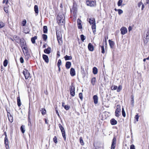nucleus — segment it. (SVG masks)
<instances>
[{"label": "nucleus", "instance_id": "obj_1", "mask_svg": "<svg viewBox=\"0 0 149 149\" xmlns=\"http://www.w3.org/2000/svg\"><path fill=\"white\" fill-rule=\"evenodd\" d=\"M145 33V34L144 35L143 37V39L144 43L146 44L149 40V29L146 30Z\"/></svg>", "mask_w": 149, "mask_h": 149}, {"label": "nucleus", "instance_id": "obj_2", "mask_svg": "<svg viewBox=\"0 0 149 149\" xmlns=\"http://www.w3.org/2000/svg\"><path fill=\"white\" fill-rule=\"evenodd\" d=\"M25 44L26 43H23V44L22 46L21 47L22 49H24L25 50V53L24 52V51L23 50V52L24 53V55H25L26 58H27V59H28L30 57V56L28 54V49L27 47H26V45H25Z\"/></svg>", "mask_w": 149, "mask_h": 149}, {"label": "nucleus", "instance_id": "obj_3", "mask_svg": "<svg viewBox=\"0 0 149 149\" xmlns=\"http://www.w3.org/2000/svg\"><path fill=\"white\" fill-rule=\"evenodd\" d=\"M86 3L88 6L94 7L96 5V1H95L88 0L86 1Z\"/></svg>", "mask_w": 149, "mask_h": 149}, {"label": "nucleus", "instance_id": "obj_4", "mask_svg": "<svg viewBox=\"0 0 149 149\" xmlns=\"http://www.w3.org/2000/svg\"><path fill=\"white\" fill-rule=\"evenodd\" d=\"M58 126L62 132L63 136L65 141L66 140V136L65 131L62 125L61 124L58 125Z\"/></svg>", "mask_w": 149, "mask_h": 149}, {"label": "nucleus", "instance_id": "obj_5", "mask_svg": "<svg viewBox=\"0 0 149 149\" xmlns=\"http://www.w3.org/2000/svg\"><path fill=\"white\" fill-rule=\"evenodd\" d=\"M70 95L72 97L74 96L75 95V87L72 84L70 87Z\"/></svg>", "mask_w": 149, "mask_h": 149}, {"label": "nucleus", "instance_id": "obj_6", "mask_svg": "<svg viewBox=\"0 0 149 149\" xmlns=\"http://www.w3.org/2000/svg\"><path fill=\"white\" fill-rule=\"evenodd\" d=\"M23 74L24 75L26 79H27L29 77L30 73L28 70L26 69H24L23 71Z\"/></svg>", "mask_w": 149, "mask_h": 149}, {"label": "nucleus", "instance_id": "obj_7", "mask_svg": "<svg viewBox=\"0 0 149 149\" xmlns=\"http://www.w3.org/2000/svg\"><path fill=\"white\" fill-rule=\"evenodd\" d=\"M121 111V108L120 105H118L117 106V109L115 112V115L116 117H118L120 116L119 113Z\"/></svg>", "mask_w": 149, "mask_h": 149}, {"label": "nucleus", "instance_id": "obj_8", "mask_svg": "<svg viewBox=\"0 0 149 149\" xmlns=\"http://www.w3.org/2000/svg\"><path fill=\"white\" fill-rule=\"evenodd\" d=\"M116 138L115 137H114L112 140L111 149H115L116 144Z\"/></svg>", "mask_w": 149, "mask_h": 149}, {"label": "nucleus", "instance_id": "obj_9", "mask_svg": "<svg viewBox=\"0 0 149 149\" xmlns=\"http://www.w3.org/2000/svg\"><path fill=\"white\" fill-rule=\"evenodd\" d=\"M64 17L63 18L61 15L59 16L58 17V19L59 21L58 22L61 24L62 25L65 23Z\"/></svg>", "mask_w": 149, "mask_h": 149}, {"label": "nucleus", "instance_id": "obj_10", "mask_svg": "<svg viewBox=\"0 0 149 149\" xmlns=\"http://www.w3.org/2000/svg\"><path fill=\"white\" fill-rule=\"evenodd\" d=\"M121 34L122 35H124L127 32V30L126 28L125 27H122L120 29Z\"/></svg>", "mask_w": 149, "mask_h": 149}, {"label": "nucleus", "instance_id": "obj_11", "mask_svg": "<svg viewBox=\"0 0 149 149\" xmlns=\"http://www.w3.org/2000/svg\"><path fill=\"white\" fill-rule=\"evenodd\" d=\"M4 143L6 149H9V148L8 145V138H5Z\"/></svg>", "mask_w": 149, "mask_h": 149}, {"label": "nucleus", "instance_id": "obj_12", "mask_svg": "<svg viewBox=\"0 0 149 149\" xmlns=\"http://www.w3.org/2000/svg\"><path fill=\"white\" fill-rule=\"evenodd\" d=\"M7 116L9 121L10 123H12L13 122V116L11 115L10 113L7 112Z\"/></svg>", "mask_w": 149, "mask_h": 149}, {"label": "nucleus", "instance_id": "obj_13", "mask_svg": "<svg viewBox=\"0 0 149 149\" xmlns=\"http://www.w3.org/2000/svg\"><path fill=\"white\" fill-rule=\"evenodd\" d=\"M77 22L78 29H82V27L81 24V21L80 19H78Z\"/></svg>", "mask_w": 149, "mask_h": 149}, {"label": "nucleus", "instance_id": "obj_14", "mask_svg": "<svg viewBox=\"0 0 149 149\" xmlns=\"http://www.w3.org/2000/svg\"><path fill=\"white\" fill-rule=\"evenodd\" d=\"M43 59L45 60V62L47 63L49 62V58L46 55L43 54L42 55Z\"/></svg>", "mask_w": 149, "mask_h": 149}, {"label": "nucleus", "instance_id": "obj_15", "mask_svg": "<svg viewBox=\"0 0 149 149\" xmlns=\"http://www.w3.org/2000/svg\"><path fill=\"white\" fill-rule=\"evenodd\" d=\"M77 8L76 7V6L74 4L73 5L72 9H70V11L71 12H72L73 11L74 13H76L77 12Z\"/></svg>", "mask_w": 149, "mask_h": 149}, {"label": "nucleus", "instance_id": "obj_16", "mask_svg": "<svg viewBox=\"0 0 149 149\" xmlns=\"http://www.w3.org/2000/svg\"><path fill=\"white\" fill-rule=\"evenodd\" d=\"M88 48L89 50L91 51H93L94 50L93 46L91 43H89L88 45Z\"/></svg>", "mask_w": 149, "mask_h": 149}, {"label": "nucleus", "instance_id": "obj_17", "mask_svg": "<svg viewBox=\"0 0 149 149\" xmlns=\"http://www.w3.org/2000/svg\"><path fill=\"white\" fill-rule=\"evenodd\" d=\"M51 49L50 47H48L47 48L44 50V52L47 54H49L51 52Z\"/></svg>", "mask_w": 149, "mask_h": 149}, {"label": "nucleus", "instance_id": "obj_18", "mask_svg": "<svg viewBox=\"0 0 149 149\" xmlns=\"http://www.w3.org/2000/svg\"><path fill=\"white\" fill-rule=\"evenodd\" d=\"M93 100L94 103L97 104L98 103V97L97 95H94L93 96Z\"/></svg>", "mask_w": 149, "mask_h": 149}, {"label": "nucleus", "instance_id": "obj_19", "mask_svg": "<svg viewBox=\"0 0 149 149\" xmlns=\"http://www.w3.org/2000/svg\"><path fill=\"white\" fill-rule=\"evenodd\" d=\"M89 22L91 25L95 23V19L94 18H90L89 19Z\"/></svg>", "mask_w": 149, "mask_h": 149}, {"label": "nucleus", "instance_id": "obj_20", "mask_svg": "<svg viewBox=\"0 0 149 149\" xmlns=\"http://www.w3.org/2000/svg\"><path fill=\"white\" fill-rule=\"evenodd\" d=\"M111 124L112 125H114L116 124L117 123V121L114 118H112L110 120Z\"/></svg>", "mask_w": 149, "mask_h": 149}, {"label": "nucleus", "instance_id": "obj_21", "mask_svg": "<svg viewBox=\"0 0 149 149\" xmlns=\"http://www.w3.org/2000/svg\"><path fill=\"white\" fill-rule=\"evenodd\" d=\"M71 62L67 61L66 63L65 67L67 69L70 68L71 67Z\"/></svg>", "mask_w": 149, "mask_h": 149}, {"label": "nucleus", "instance_id": "obj_22", "mask_svg": "<svg viewBox=\"0 0 149 149\" xmlns=\"http://www.w3.org/2000/svg\"><path fill=\"white\" fill-rule=\"evenodd\" d=\"M70 74L72 76H74L75 75V72L74 69L72 68L70 69Z\"/></svg>", "mask_w": 149, "mask_h": 149}, {"label": "nucleus", "instance_id": "obj_23", "mask_svg": "<svg viewBox=\"0 0 149 149\" xmlns=\"http://www.w3.org/2000/svg\"><path fill=\"white\" fill-rule=\"evenodd\" d=\"M91 27L93 31V33L94 34L95 32L96 31V26L95 23H94L92 24Z\"/></svg>", "mask_w": 149, "mask_h": 149}, {"label": "nucleus", "instance_id": "obj_24", "mask_svg": "<svg viewBox=\"0 0 149 149\" xmlns=\"http://www.w3.org/2000/svg\"><path fill=\"white\" fill-rule=\"evenodd\" d=\"M109 44L110 45V46L111 48H113L114 46V42L110 40H109Z\"/></svg>", "mask_w": 149, "mask_h": 149}, {"label": "nucleus", "instance_id": "obj_25", "mask_svg": "<svg viewBox=\"0 0 149 149\" xmlns=\"http://www.w3.org/2000/svg\"><path fill=\"white\" fill-rule=\"evenodd\" d=\"M134 96L133 95H131V104L133 107L134 105Z\"/></svg>", "mask_w": 149, "mask_h": 149}, {"label": "nucleus", "instance_id": "obj_26", "mask_svg": "<svg viewBox=\"0 0 149 149\" xmlns=\"http://www.w3.org/2000/svg\"><path fill=\"white\" fill-rule=\"evenodd\" d=\"M43 33H47V26H44L43 28Z\"/></svg>", "mask_w": 149, "mask_h": 149}, {"label": "nucleus", "instance_id": "obj_27", "mask_svg": "<svg viewBox=\"0 0 149 149\" xmlns=\"http://www.w3.org/2000/svg\"><path fill=\"white\" fill-rule=\"evenodd\" d=\"M56 34L57 38H61L62 37L61 32H60L59 31H56Z\"/></svg>", "mask_w": 149, "mask_h": 149}, {"label": "nucleus", "instance_id": "obj_28", "mask_svg": "<svg viewBox=\"0 0 149 149\" xmlns=\"http://www.w3.org/2000/svg\"><path fill=\"white\" fill-rule=\"evenodd\" d=\"M93 72L94 74H96L97 73V68L95 67H93Z\"/></svg>", "mask_w": 149, "mask_h": 149}, {"label": "nucleus", "instance_id": "obj_29", "mask_svg": "<svg viewBox=\"0 0 149 149\" xmlns=\"http://www.w3.org/2000/svg\"><path fill=\"white\" fill-rule=\"evenodd\" d=\"M20 130L22 133H24L25 132V126L22 125L20 127Z\"/></svg>", "mask_w": 149, "mask_h": 149}, {"label": "nucleus", "instance_id": "obj_30", "mask_svg": "<svg viewBox=\"0 0 149 149\" xmlns=\"http://www.w3.org/2000/svg\"><path fill=\"white\" fill-rule=\"evenodd\" d=\"M64 58L65 60H70L72 59V57L71 56H68L66 55L65 56Z\"/></svg>", "mask_w": 149, "mask_h": 149}, {"label": "nucleus", "instance_id": "obj_31", "mask_svg": "<svg viewBox=\"0 0 149 149\" xmlns=\"http://www.w3.org/2000/svg\"><path fill=\"white\" fill-rule=\"evenodd\" d=\"M17 104L19 107L21 105V102L19 97H17Z\"/></svg>", "mask_w": 149, "mask_h": 149}, {"label": "nucleus", "instance_id": "obj_32", "mask_svg": "<svg viewBox=\"0 0 149 149\" xmlns=\"http://www.w3.org/2000/svg\"><path fill=\"white\" fill-rule=\"evenodd\" d=\"M37 38L36 36H35L31 38V41L32 43L34 44L35 43V40Z\"/></svg>", "mask_w": 149, "mask_h": 149}, {"label": "nucleus", "instance_id": "obj_33", "mask_svg": "<svg viewBox=\"0 0 149 149\" xmlns=\"http://www.w3.org/2000/svg\"><path fill=\"white\" fill-rule=\"evenodd\" d=\"M42 114L43 115H45L46 113V111L45 108L41 109L40 110Z\"/></svg>", "mask_w": 149, "mask_h": 149}, {"label": "nucleus", "instance_id": "obj_34", "mask_svg": "<svg viewBox=\"0 0 149 149\" xmlns=\"http://www.w3.org/2000/svg\"><path fill=\"white\" fill-rule=\"evenodd\" d=\"M34 9L35 12L36 13H38V6L37 5H35L34 7Z\"/></svg>", "mask_w": 149, "mask_h": 149}, {"label": "nucleus", "instance_id": "obj_35", "mask_svg": "<svg viewBox=\"0 0 149 149\" xmlns=\"http://www.w3.org/2000/svg\"><path fill=\"white\" fill-rule=\"evenodd\" d=\"M108 36H105L104 37V39L103 40V44L107 45V40L108 39Z\"/></svg>", "mask_w": 149, "mask_h": 149}, {"label": "nucleus", "instance_id": "obj_36", "mask_svg": "<svg viewBox=\"0 0 149 149\" xmlns=\"http://www.w3.org/2000/svg\"><path fill=\"white\" fill-rule=\"evenodd\" d=\"M57 39L59 44L60 45H61L62 43V37L61 38H57Z\"/></svg>", "mask_w": 149, "mask_h": 149}, {"label": "nucleus", "instance_id": "obj_37", "mask_svg": "<svg viewBox=\"0 0 149 149\" xmlns=\"http://www.w3.org/2000/svg\"><path fill=\"white\" fill-rule=\"evenodd\" d=\"M8 61L6 59H5L3 63V66L5 67H6L8 65Z\"/></svg>", "mask_w": 149, "mask_h": 149}, {"label": "nucleus", "instance_id": "obj_38", "mask_svg": "<svg viewBox=\"0 0 149 149\" xmlns=\"http://www.w3.org/2000/svg\"><path fill=\"white\" fill-rule=\"evenodd\" d=\"M42 38L44 40L46 41L47 38V36L45 34H43L42 35Z\"/></svg>", "mask_w": 149, "mask_h": 149}, {"label": "nucleus", "instance_id": "obj_39", "mask_svg": "<svg viewBox=\"0 0 149 149\" xmlns=\"http://www.w3.org/2000/svg\"><path fill=\"white\" fill-rule=\"evenodd\" d=\"M96 79L95 77L91 79V83L93 85H94Z\"/></svg>", "mask_w": 149, "mask_h": 149}, {"label": "nucleus", "instance_id": "obj_40", "mask_svg": "<svg viewBox=\"0 0 149 149\" xmlns=\"http://www.w3.org/2000/svg\"><path fill=\"white\" fill-rule=\"evenodd\" d=\"M80 37L81 40L84 42V40L86 39V37L83 34L81 35Z\"/></svg>", "mask_w": 149, "mask_h": 149}, {"label": "nucleus", "instance_id": "obj_41", "mask_svg": "<svg viewBox=\"0 0 149 149\" xmlns=\"http://www.w3.org/2000/svg\"><path fill=\"white\" fill-rule=\"evenodd\" d=\"M100 46L101 48V52L103 54L104 53L105 51L104 46L103 45H100Z\"/></svg>", "mask_w": 149, "mask_h": 149}, {"label": "nucleus", "instance_id": "obj_42", "mask_svg": "<svg viewBox=\"0 0 149 149\" xmlns=\"http://www.w3.org/2000/svg\"><path fill=\"white\" fill-rule=\"evenodd\" d=\"M122 89V86L120 85H119L117 89V91L118 92H119Z\"/></svg>", "mask_w": 149, "mask_h": 149}, {"label": "nucleus", "instance_id": "obj_43", "mask_svg": "<svg viewBox=\"0 0 149 149\" xmlns=\"http://www.w3.org/2000/svg\"><path fill=\"white\" fill-rule=\"evenodd\" d=\"M122 114L123 116L124 117H125L126 114H125V110H124V109L123 107L122 109Z\"/></svg>", "mask_w": 149, "mask_h": 149}, {"label": "nucleus", "instance_id": "obj_44", "mask_svg": "<svg viewBox=\"0 0 149 149\" xmlns=\"http://www.w3.org/2000/svg\"><path fill=\"white\" fill-rule=\"evenodd\" d=\"M80 140V142L81 144V145H84V143L82 139V138L81 137H80L79 138Z\"/></svg>", "mask_w": 149, "mask_h": 149}, {"label": "nucleus", "instance_id": "obj_45", "mask_svg": "<svg viewBox=\"0 0 149 149\" xmlns=\"http://www.w3.org/2000/svg\"><path fill=\"white\" fill-rule=\"evenodd\" d=\"M117 86H112L111 87V89L112 90H115L117 89Z\"/></svg>", "mask_w": 149, "mask_h": 149}, {"label": "nucleus", "instance_id": "obj_46", "mask_svg": "<svg viewBox=\"0 0 149 149\" xmlns=\"http://www.w3.org/2000/svg\"><path fill=\"white\" fill-rule=\"evenodd\" d=\"M4 26V23L2 22H0V29L3 27Z\"/></svg>", "mask_w": 149, "mask_h": 149}, {"label": "nucleus", "instance_id": "obj_47", "mask_svg": "<svg viewBox=\"0 0 149 149\" xmlns=\"http://www.w3.org/2000/svg\"><path fill=\"white\" fill-rule=\"evenodd\" d=\"M123 2L122 0H119L118 2V5L119 6H121Z\"/></svg>", "mask_w": 149, "mask_h": 149}, {"label": "nucleus", "instance_id": "obj_48", "mask_svg": "<svg viewBox=\"0 0 149 149\" xmlns=\"http://www.w3.org/2000/svg\"><path fill=\"white\" fill-rule=\"evenodd\" d=\"M53 140L55 143H57V139L56 136H54L53 139Z\"/></svg>", "mask_w": 149, "mask_h": 149}, {"label": "nucleus", "instance_id": "obj_49", "mask_svg": "<svg viewBox=\"0 0 149 149\" xmlns=\"http://www.w3.org/2000/svg\"><path fill=\"white\" fill-rule=\"evenodd\" d=\"M79 97L80 98V99L81 100H83V95H82V93H80L79 94Z\"/></svg>", "mask_w": 149, "mask_h": 149}, {"label": "nucleus", "instance_id": "obj_50", "mask_svg": "<svg viewBox=\"0 0 149 149\" xmlns=\"http://www.w3.org/2000/svg\"><path fill=\"white\" fill-rule=\"evenodd\" d=\"M61 64V59H59L58 60V63H57V66H60Z\"/></svg>", "mask_w": 149, "mask_h": 149}, {"label": "nucleus", "instance_id": "obj_51", "mask_svg": "<svg viewBox=\"0 0 149 149\" xmlns=\"http://www.w3.org/2000/svg\"><path fill=\"white\" fill-rule=\"evenodd\" d=\"M117 11L118 12V13L119 15H120L123 13V10L120 9H118L117 10Z\"/></svg>", "mask_w": 149, "mask_h": 149}, {"label": "nucleus", "instance_id": "obj_52", "mask_svg": "<svg viewBox=\"0 0 149 149\" xmlns=\"http://www.w3.org/2000/svg\"><path fill=\"white\" fill-rule=\"evenodd\" d=\"M26 23V20H24L22 22V26H24L25 25V24Z\"/></svg>", "mask_w": 149, "mask_h": 149}, {"label": "nucleus", "instance_id": "obj_53", "mask_svg": "<svg viewBox=\"0 0 149 149\" xmlns=\"http://www.w3.org/2000/svg\"><path fill=\"white\" fill-rule=\"evenodd\" d=\"M64 108L66 110H68L70 109V106L66 105L64 106Z\"/></svg>", "mask_w": 149, "mask_h": 149}, {"label": "nucleus", "instance_id": "obj_54", "mask_svg": "<svg viewBox=\"0 0 149 149\" xmlns=\"http://www.w3.org/2000/svg\"><path fill=\"white\" fill-rule=\"evenodd\" d=\"M134 118L136 119V120L137 121H138V119H139V116L138 114H136L135 116V117Z\"/></svg>", "mask_w": 149, "mask_h": 149}, {"label": "nucleus", "instance_id": "obj_55", "mask_svg": "<svg viewBox=\"0 0 149 149\" xmlns=\"http://www.w3.org/2000/svg\"><path fill=\"white\" fill-rule=\"evenodd\" d=\"M8 2V0H3L2 2L3 3H5L7 4Z\"/></svg>", "mask_w": 149, "mask_h": 149}, {"label": "nucleus", "instance_id": "obj_56", "mask_svg": "<svg viewBox=\"0 0 149 149\" xmlns=\"http://www.w3.org/2000/svg\"><path fill=\"white\" fill-rule=\"evenodd\" d=\"M20 61L21 63H22L24 62V60L22 57H21L20 58Z\"/></svg>", "mask_w": 149, "mask_h": 149}, {"label": "nucleus", "instance_id": "obj_57", "mask_svg": "<svg viewBox=\"0 0 149 149\" xmlns=\"http://www.w3.org/2000/svg\"><path fill=\"white\" fill-rule=\"evenodd\" d=\"M4 10L5 12L6 13H8V8L7 7H4Z\"/></svg>", "mask_w": 149, "mask_h": 149}, {"label": "nucleus", "instance_id": "obj_58", "mask_svg": "<svg viewBox=\"0 0 149 149\" xmlns=\"http://www.w3.org/2000/svg\"><path fill=\"white\" fill-rule=\"evenodd\" d=\"M130 149H135V146L133 144H132L131 146Z\"/></svg>", "mask_w": 149, "mask_h": 149}, {"label": "nucleus", "instance_id": "obj_59", "mask_svg": "<svg viewBox=\"0 0 149 149\" xmlns=\"http://www.w3.org/2000/svg\"><path fill=\"white\" fill-rule=\"evenodd\" d=\"M30 109H29V111H28V120H30Z\"/></svg>", "mask_w": 149, "mask_h": 149}, {"label": "nucleus", "instance_id": "obj_60", "mask_svg": "<svg viewBox=\"0 0 149 149\" xmlns=\"http://www.w3.org/2000/svg\"><path fill=\"white\" fill-rule=\"evenodd\" d=\"M143 3L141 2H139L138 4V6L140 8L141 5H142Z\"/></svg>", "mask_w": 149, "mask_h": 149}, {"label": "nucleus", "instance_id": "obj_61", "mask_svg": "<svg viewBox=\"0 0 149 149\" xmlns=\"http://www.w3.org/2000/svg\"><path fill=\"white\" fill-rule=\"evenodd\" d=\"M144 7V5L143 4H142V5L141 9L142 10H143Z\"/></svg>", "mask_w": 149, "mask_h": 149}, {"label": "nucleus", "instance_id": "obj_62", "mask_svg": "<svg viewBox=\"0 0 149 149\" xmlns=\"http://www.w3.org/2000/svg\"><path fill=\"white\" fill-rule=\"evenodd\" d=\"M4 134L5 135V138H8L7 137V134H6V132H4Z\"/></svg>", "mask_w": 149, "mask_h": 149}, {"label": "nucleus", "instance_id": "obj_63", "mask_svg": "<svg viewBox=\"0 0 149 149\" xmlns=\"http://www.w3.org/2000/svg\"><path fill=\"white\" fill-rule=\"evenodd\" d=\"M132 29V28L130 27V26H129L128 28V30H129V31H130Z\"/></svg>", "mask_w": 149, "mask_h": 149}, {"label": "nucleus", "instance_id": "obj_64", "mask_svg": "<svg viewBox=\"0 0 149 149\" xmlns=\"http://www.w3.org/2000/svg\"><path fill=\"white\" fill-rule=\"evenodd\" d=\"M146 3L148 4L149 3V0H146Z\"/></svg>", "mask_w": 149, "mask_h": 149}]
</instances>
